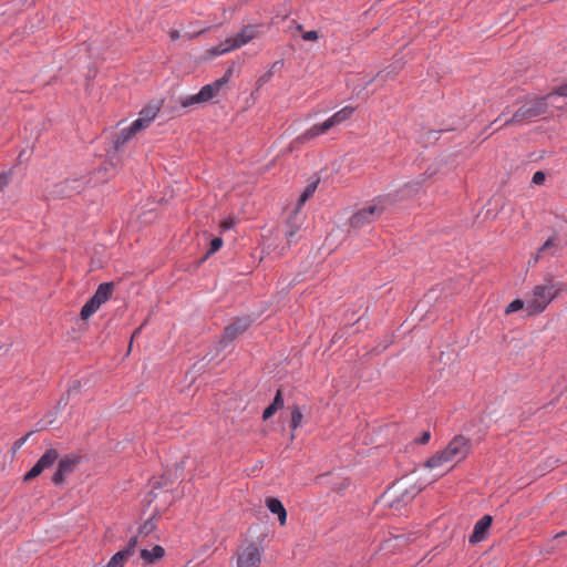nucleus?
Here are the masks:
<instances>
[{"instance_id": "nucleus-1", "label": "nucleus", "mask_w": 567, "mask_h": 567, "mask_svg": "<svg viewBox=\"0 0 567 567\" xmlns=\"http://www.w3.org/2000/svg\"><path fill=\"white\" fill-rule=\"evenodd\" d=\"M470 440L463 435H456L442 451L433 454L424 464L429 470L446 473L454 465L463 461L470 453Z\"/></svg>"}, {"instance_id": "nucleus-2", "label": "nucleus", "mask_w": 567, "mask_h": 567, "mask_svg": "<svg viewBox=\"0 0 567 567\" xmlns=\"http://www.w3.org/2000/svg\"><path fill=\"white\" fill-rule=\"evenodd\" d=\"M395 204L391 194L373 198L361 207L349 220L351 228H362L378 220L389 207Z\"/></svg>"}, {"instance_id": "nucleus-3", "label": "nucleus", "mask_w": 567, "mask_h": 567, "mask_svg": "<svg viewBox=\"0 0 567 567\" xmlns=\"http://www.w3.org/2000/svg\"><path fill=\"white\" fill-rule=\"evenodd\" d=\"M559 292L560 288L553 280L536 285L530 292L526 295V313L528 316L542 313Z\"/></svg>"}, {"instance_id": "nucleus-4", "label": "nucleus", "mask_w": 567, "mask_h": 567, "mask_svg": "<svg viewBox=\"0 0 567 567\" xmlns=\"http://www.w3.org/2000/svg\"><path fill=\"white\" fill-rule=\"evenodd\" d=\"M231 76L233 69L229 68L220 79H217L214 82L204 85L198 93L183 97L179 102L181 105L183 107H189L194 104L206 103L213 100L215 96L219 94L220 90L230 81Z\"/></svg>"}, {"instance_id": "nucleus-5", "label": "nucleus", "mask_w": 567, "mask_h": 567, "mask_svg": "<svg viewBox=\"0 0 567 567\" xmlns=\"http://www.w3.org/2000/svg\"><path fill=\"white\" fill-rule=\"evenodd\" d=\"M264 557V547L257 540H243L235 554L237 567H259Z\"/></svg>"}, {"instance_id": "nucleus-6", "label": "nucleus", "mask_w": 567, "mask_h": 567, "mask_svg": "<svg viewBox=\"0 0 567 567\" xmlns=\"http://www.w3.org/2000/svg\"><path fill=\"white\" fill-rule=\"evenodd\" d=\"M354 110L355 109L350 105L342 107L340 111L336 112L332 116L327 118L323 123L311 126L302 135H300L299 138L301 141H308L310 138H315L321 134L327 133L336 125H340L343 122L348 121L354 113Z\"/></svg>"}, {"instance_id": "nucleus-7", "label": "nucleus", "mask_w": 567, "mask_h": 567, "mask_svg": "<svg viewBox=\"0 0 567 567\" xmlns=\"http://www.w3.org/2000/svg\"><path fill=\"white\" fill-rule=\"evenodd\" d=\"M547 99L548 97L546 95L544 97H535L527 101L514 113L509 120L505 121L504 125L506 126L511 124H520L542 114H545L547 111Z\"/></svg>"}, {"instance_id": "nucleus-8", "label": "nucleus", "mask_w": 567, "mask_h": 567, "mask_svg": "<svg viewBox=\"0 0 567 567\" xmlns=\"http://www.w3.org/2000/svg\"><path fill=\"white\" fill-rule=\"evenodd\" d=\"M421 486L412 484L406 477L396 481L390 488L393 496L402 502L411 501L421 492Z\"/></svg>"}, {"instance_id": "nucleus-9", "label": "nucleus", "mask_w": 567, "mask_h": 567, "mask_svg": "<svg viewBox=\"0 0 567 567\" xmlns=\"http://www.w3.org/2000/svg\"><path fill=\"white\" fill-rule=\"evenodd\" d=\"M85 187V181L82 178H69L56 185L52 190V194L58 197H71L75 194H80Z\"/></svg>"}, {"instance_id": "nucleus-10", "label": "nucleus", "mask_w": 567, "mask_h": 567, "mask_svg": "<svg viewBox=\"0 0 567 567\" xmlns=\"http://www.w3.org/2000/svg\"><path fill=\"white\" fill-rule=\"evenodd\" d=\"M260 25H246L236 35L226 39L231 49H239L260 35Z\"/></svg>"}, {"instance_id": "nucleus-11", "label": "nucleus", "mask_w": 567, "mask_h": 567, "mask_svg": "<svg viewBox=\"0 0 567 567\" xmlns=\"http://www.w3.org/2000/svg\"><path fill=\"white\" fill-rule=\"evenodd\" d=\"M79 463L78 457L65 456L59 461L58 468L52 476L54 485L63 484L65 477L70 475Z\"/></svg>"}, {"instance_id": "nucleus-12", "label": "nucleus", "mask_w": 567, "mask_h": 567, "mask_svg": "<svg viewBox=\"0 0 567 567\" xmlns=\"http://www.w3.org/2000/svg\"><path fill=\"white\" fill-rule=\"evenodd\" d=\"M425 178L423 176H419L417 178L406 183L403 185L395 194H391L392 197L395 199V203L403 199H410L416 196L423 184Z\"/></svg>"}, {"instance_id": "nucleus-13", "label": "nucleus", "mask_w": 567, "mask_h": 567, "mask_svg": "<svg viewBox=\"0 0 567 567\" xmlns=\"http://www.w3.org/2000/svg\"><path fill=\"white\" fill-rule=\"evenodd\" d=\"M251 324V320L249 317H241L234 320L231 323H229L224 331V340L225 341H233L238 336L244 333Z\"/></svg>"}, {"instance_id": "nucleus-14", "label": "nucleus", "mask_w": 567, "mask_h": 567, "mask_svg": "<svg viewBox=\"0 0 567 567\" xmlns=\"http://www.w3.org/2000/svg\"><path fill=\"white\" fill-rule=\"evenodd\" d=\"M158 112V105H148L144 107L140 112L138 117L135 121H133V128L142 131L148 127L150 124L156 118Z\"/></svg>"}, {"instance_id": "nucleus-15", "label": "nucleus", "mask_w": 567, "mask_h": 567, "mask_svg": "<svg viewBox=\"0 0 567 567\" xmlns=\"http://www.w3.org/2000/svg\"><path fill=\"white\" fill-rule=\"evenodd\" d=\"M492 525V516L485 515L478 519L475 525L472 535L470 536V543L476 544L484 539L486 532Z\"/></svg>"}, {"instance_id": "nucleus-16", "label": "nucleus", "mask_w": 567, "mask_h": 567, "mask_svg": "<svg viewBox=\"0 0 567 567\" xmlns=\"http://www.w3.org/2000/svg\"><path fill=\"white\" fill-rule=\"evenodd\" d=\"M266 506L267 508L278 516V520L280 525H285L287 522V511L284 507L282 503L275 497H268L266 498Z\"/></svg>"}, {"instance_id": "nucleus-17", "label": "nucleus", "mask_w": 567, "mask_h": 567, "mask_svg": "<svg viewBox=\"0 0 567 567\" xmlns=\"http://www.w3.org/2000/svg\"><path fill=\"white\" fill-rule=\"evenodd\" d=\"M138 132L140 130L133 128V123L128 127L121 130L113 141L115 151H120Z\"/></svg>"}, {"instance_id": "nucleus-18", "label": "nucleus", "mask_w": 567, "mask_h": 567, "mask_svg": "<svg viewBox=\"0 0 567 567\" xmlns=\"http://www.w3.org/2000/svg\"><path fill=\"white\" fill-rule=\"evenodd\" d=\"M164 555L165 549L159 545L154 546L152 549L141 550V558L147 565L154 564L156 560L163 558Z\"/></svg>"}, {"instance_id": "nucleus-19", "label": "nucleus", "mask_w": 567, "mask_h": 567, "mask_svg": "<svg viewBox=\"0 0 567 567\" xmlns=\"http://www.w3.org/2000/svg\"><path fill=\"white\" fill-rule=\"evenodd\" d=\"M113 289H114V285L112 282H104V284H101L95 293L92 296V298L96 301V303H99L100 306H102L104 302H106L112 293H113Z\"/></svg>"}, {"instance_id": "nucleus-20", "label": "nucleus", "mask_w": 567, "mask_h": 567, "mask_svg": "<svg viewBox=\"0 0 567 567\" xmlns=\"http://www.w3.org/2000/svg\"><path fill=\"white\" fill-rule=\"evenodd\" d=\"M59 457V453L55 449H49L38 460V465L44 471L51 467Z\"/></svg>"}, {"instance_id": "nucleus-21", "label": "nucleus", "mask_w": 567, "mask_h": 567, "mask_svg": "<svg viewBox=\"0 0 567 567\" xmlns=\"http://www.w3.org/2000/svg\"><path fill=\"white\" fill-rule=\"evenodd\" d=\"M59 457V453L55 449H49L38 460V465L44 471L51 467Z\"/></svg>"}, {"instance_id": "nucleus-22", "label": "nucleus", "mask_w": 567, "mask_h": 567, "mask_svg": "<svg viewBox=\"0 0 567 567\" xmlns=\"http://www.w3.org/2000/svg\"><path fill=\"white\" fill-rule=\"evenodd\" d=\"M296 217L289 219L287 224V230H286V239L287 244L290 246L292 243H296L298 239V233L300 230V224L295 221Z\"/></svg>"}, {"instance_id": "nucleus-23", "label": "nucleus", "mask_w": 567, "mask_h": 567, "mask_svg": "<svg viewBox=\"0 0 567 567\" xmlns=\"http://www.w3.org/2000/svg\"><path fill=\"white\" fill-rule=\"evenodd\" d=\"M559 247V240H558V237L557 235H554L551 237H549L544 244L543 246L538 249L537 254L535 255L533 261L536 264L540 258H542V255L544 252H546L547 250L551 249V248H558Z\"/></svg>"}, {"instance_id": "nucleus-24", "label": "nucleus", "mask_w": 567, "mask_h": 567, "mask_svg": "<svg viewBox=\"0 0 567 567\" xmlns=\"http://www.w3.org/2000/svg\"><path fill=\"white\" fill-rule=\"evenodd\" d=\"M101 306L91 297L81 309V319H89Z\"/></svg>"}, {"instance_id": "nucleus-25", "label": "nucleus", "mask_w": 567, "mask_h": 567, "mask_svg": "<svg viewBox=\"0 0 567 567\" xmlns=\"http://www.w3.org/2000/svg\"><path fill=\"white\" fill-rule=\"evenodd\" d=\"M101 306L91 297L81 309V319H89Z\"/></svg>"}, {"instance_id": "nucleus-26", "label": "nucleus", "mask_w": 567, "mask_h": 567, "mask_svg": "<svg viewBox=\"0 0 567 567\" xmlns=\"http://www.w3.org/2000/svg\"><path fill=\"white\" fill-rule=\"evenodd\" d=\"M230 51H233V49H231L230 44H226V40H225L218 47L207 50L206 58L213 59L217 55L226 54Z\"/></svg>"}, {"instance_id": "nucleus-27", "label": "nucleus", "mask_w": 567, "mask_h": 567, "mask_svg": "<svg viewBox=\"0 0 567 567\" xmlns=\"http://www.w3.org/2000/svg\"><path fill=\"white\" fill-rule=\"evenodd\" d=\"M282 66V62L281 61H276L275 63H272V65L270 66V69L265 73L262 74L258 81H257V84L259 86H262L264 84H266L267 82L270 81V79L272 78L275 71L279 68Z\"/></svg>"}, {"instance_id": "nucleus-28", "label": "nucleus", "mask_w": 567, "mask_h": 567, "mask_svg": "<svg viewBox=\"0 0 567 567\" xmlns=\"http://www.w3.org/2000/svg\"><path fill=\"white\" fill-rule=\"evenodd\" d=\"M526 308V299L525 300H522V299H515L513 300L505 309V315H511V313H514L518 310H522L524 309L525 310Z\"/></svg>"}, {"instance_id": "nucleus-29", "label": "nucleus", "mask_w": 567, "mask_h": 567, "mask_svg": "<svg viewBox=\"0 0 567 567\" xmlns=\"http://www.w3.org/2000/svg\"><path fill=\"white\" fill-rule=\"evenodd\" d=\"M302 412L300 411L299 406H293L291 411V427L292 430H296L299 427L302 423Z\"/></svg>"}, {"instance_id": "nucleus-30", "label": "nucleus", "mask_w": 567, "mask_h": 567, "mask_svg": "<svg viewBox=\"0 0 567 567\" xmlns=\"http://www.w3.org/2000/svg\"><path fill=\"white\" fill-rule=\"evenodd\" d=\"M317 182L309 184L299 198V205L305 204L315 193L317 188Z\"/></svg>"}, {"instance_id": "nucleus-31", "label": "nucleus", "mask_w": 567, "mask_h": 567, "mask_svg": "<svg viewBox=\"0 0 567 567\" xmlns=\"http://www.w3.org/2000/svg\"><path fill=\"white\" fill-rule=\"evenodd\" d=\"M155 528V523L152 519H148L140 527L138 535L147 536L153 533Z\"/></svg>"}, {"instance_id": "nucleus-32", "label": "nucleus", "mask_w": 567, "mask_h": 567, "mask_svg": "<svg viewBox=\"0 0 567 567\" xmlns=\"http://www.w3.org/2000/svg\"><path fill=\"white\" fill-rule=\"evenodd\" d=\"M42 472H43V470L41 468V466L38 465V463H35L32 466V468L24 475V481H31V480L38 477Z\"/></svg>"}, {"instance_id": "nucleus-33", "label": "nucleus", "mask_w": 567, "mask_h": 567, "mask_svg": "<svg viewBox=\"0 0 567 567\" xmlns=\"http://www.w3.org/2000/svg\"><path fill=\"white\" fill-rule=\"evenodd\" d=\"M554 95L567 96V83L557 86L551 93L547 95V97H551Z\"/></svg>"}, {"instance_id": "nucleus-34", "label": "nucleus", "mask_w": 567, "mask_h": 567, "mask_svg": "<svg viewBox=\"0 0 567 567\" xmlns=\"http://www.w3.org/2000/svg\"><path fill=\"white\" fill-rule=\"evenodd\" d=\"M221 246H223V239L221 238L216 237V238L212 239L208 254L216 252L217 250H219L221 248Z\"/></svg>"}, {"instance_id": "nucleus-35", "label": "nucleus", "mask_w": 567, "mask_h": 567, "mask_svg": "<svg viewBox=\"0 0 567 567\" xmlns=\"http://www.w3.org/2000/svg\"><path fill=\"white\" fill-rule=\"evenodd\" d=\"M271 405L275 409H277V411L284 406V398H282V394H281L280 390L277 391L276 396H275Z\"/></svg>"}, {"instance_id": "nucleus-36", "label": "nucleus", "mask_w": 567, "mask_h": 567, "mask_svg": "<svg viewBox=\"0 0 567 567\" xmlns=\"http://www.w3.org/2000/svg\"><path fill=\"white\" fill-rule=\"evenodd\" d=\"M302 39L305 41H317L319 39V33L315 30L307 31L302 33Z\"/></svg>"}, {"instance_id": "nucleus-37", "label": "nucleus", "mask_w": 567, "mask_h": 567, "mask_svg": "<svg viewBox=\"0 0 567 567\" xmlns=\"http://www.w3.org/2000/svg\"><path fill=\"white\" fill-rule=\"evenodd\" d=\"M545 174L542 171H537L536 173H534L532 182L535 185H542L545 182Z\"/></svg>"}, {"instance_id": "nucleus-38", "label": "nucleus", "mask_w": 567, "mask_h": 567, "mask_svg": "<svg viewBox=\"0 0 567 567\" xmlns=\"http://www.w3.org/2000/svg\"><path fill=\"white\" fill-rule=\"evenodd\" d=\"M10 182V173L3 172L0 174V192H2Z\"/></svg>"}, {"instance_id": "nucleus-39", "label": "nucleus", "mask_w": 567, "mask_h": 567, "mask_svg": "<svg viewBox=\"0 0 567 567\" xmlns=\"http://www.w3.org/2000/svg\"><path fill=\"white\" fill-rule=\"evenodd\" d=\"M277 412V409H275L271 404L265 409L264 413H262V419L264 420H268L269 417H271L275 413Z\"/></svg>"}, {"instance_id": "nucleus-40", "label": "nucleus", "mask_w": 567, "mask_h": 567, "mask_svg": "<svg viewBox=\"0 0 567 567\" xmlns=\"http://www.w3.org/2000/svg\"><path fill=\"white\" fill-rule=\"evenodd\" d=\"M431 439V433L430 431H425L422 433V435L415 440L416 443L419 444H426Z\"/></svg>"}, {"instance_id": "nucleus-41", "label": "nucleus", "mask_w": 567, "mask_h": 567, "mask_svg": "<svg viewBox=\"0 0 567 567\" xmlns=\"http://www.w3.org/2000/svg\"><path fill=\"white\" fill-rule=\"evenodd\" d=\"M81 384L79 381L73 382V384L68 390V395L75 394L80 391Z\"/></svg>"}, {"instance_id": "nucleus-42", "label": "nucleus", "mask_w": 567, "mask_h": 567, "mask_svg": "<svg viewBox=\"0 0 567 567\" xmlns=\"http://www.w3.org/2000/svg\"><path fill=\"white\" fill-rule=\"evenodd\" d=\"M31 434H32V433L30 432V433H28L25 436H23V437L19 439V440L14 443V446H16L17 449L21 447V446L27 442V440L29 439V436H30Z\"/></svg>"}, {"instance_id": "nucleus-43", "label": "nucleus", "mask_w": 567, "mask_h": 567, "mask_svg": "<svg viewBox=\"0 0 567 567\" xmlns=\"http://www.w3.org/2000/svg\"><path fill=\"white\" fill-rule=\"evenodd\" d=\"M179 37H181L179 31H177V30H171L169 31V38H171L172 41L178 40Z\"/></svg>"}, {"instance_id": "nucleus-44", "label": "nucleus", "mask_w": 567, "mask_h": 567, "mask_svg": "<svg viewBox=\"0 0 567 567\" xmlns=\"http://www.w3.org/2000/svg\"><path fill=\"white\" fill-rule=\"evenodd\" d=\"M204 31H205V30H199V32H197V33H195V34H189V35H188V38H189V39H193V38H195L196 35H198V34L203 33Z\"/></svg>"}, {"instance_id": "nucleus-45", "label": "nucleus", "mask_w": 567, "mask_h": 567, "mask_svg": "<svg viewBox=\"0 0 567 567\" xmlns=\"http://www.w3.org/2000/svg\"><path fill=\"white\" fill-rule=\"evenodd\" d=\"M223 227H224V228H230V227H231V221H225V223L223 224Z\"/></svg>"}, {"instance_id": "nucleus-46", "label": "nucleus", "mask_w": 567, "mask_h": 567, "mask_svg": "<svg viewBox=\"0 0 567 567\" xmlns=\"http://www.w3.org/2000/svg\"><path fill=\"white\" fill-rule=\"evenodd\" d=\"M565 535H566V533H564V532H563V533H558V534L555 536V539H557V538H559V537H563V536H565Z\"/></svg>"}, {"instance_id": "nucleus-47", "label": "nucleus", "mask_w": 567, "mask_h": 567, "mask_svg": "<svg viewBox=\"0 0 567 567\" xmlns=\"http://www.w3.org/2000/svg\"><path fill=\"white\" fill-rule=\"evenodd\" d=\"M297 30H298V31H301V30H302V25H301V24H298V25H297Z\"/></svg>"}]
</instances>
